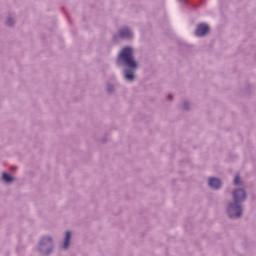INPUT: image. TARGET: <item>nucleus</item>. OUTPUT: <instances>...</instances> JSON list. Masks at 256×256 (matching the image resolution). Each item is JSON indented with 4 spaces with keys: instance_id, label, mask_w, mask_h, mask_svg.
I'll return each mask as SVG.
<instances>
[{
    "instance_id": "obj_1",
    "label": "nucleus",
    "mask_w": 256,
    "mask_h": 256,
    "mask_svg": "<svg viewBox=\"0 0 256 256\" xmlns=\"http://www.w3.org/2000/svg\"><path fill=\"white\" fill-rule=\"evenodd\" d=\"M234 203L228 206V215L231 219H237L243 214V209L239 203H243L247 199V193L243 189H237L233 193Z\"/></svg>"
},
{
    "instance_id": "obj_2",
    "label": "nucleus",
    "mask_w": 256,
    "mask_h": 256,
    "mask_svg": "<svg viewBox=\"0 0 256 256\" xmlns=\"http://www.w3.org/2000/svg\"><path fill=\"white\" fill-rule=\"evenodd\" d=\"M119 59L124 61V63L130 69L137 68V62H135V59L133 58V48H130V47L123 48L119 55Z\"/></svg>"
},
{
    "instance_id": "obj_3",
    "label": "nucleus",
    "mask_w": 256,
    "mask_h": 256,
    "mask_svg": "<svg viewBox=\"0 0 256 256\" xmlns=\"http://www.w3.org/2000/svg\"><path fill=\"white\" fill-rule=\"evenodd\" d=\"M209 33V25L207 24H199L196 29L197 37H205L206 34Z\"/></svg>"
},
{
    "instance_id": "obj_4",
    "label": "nucleus",
    "mask_w": 256,
    "mask_h": 256,
    "mask_svg": "<svg viewBox=\"0 0 256 256\" xmlns=\"http://www.w3.org/2000/svg\"><path fill=\"white\" fill-rule=\"evenodd\" d=\"M209 185L212 187V189H219L221 188L222 183L218 178H210Z\"/></svg>"
},
{
    "instance_id": "obj_5",
    "label": "nucleus",
    "mask_w": 256,
    "mask_h": 256,
    "mask_svg": "<svg viewBox=\"0 0 256 256\" xmlns=\"http://www.w3.org/2000/svg\"><path fill=\"white\" fill-rule=\"evenodd\" d=\"M120 37H122L123 39L131 38L132 37L131 30H129V28H123L120 31Z\"/></svg>"
},
{
    "instance_id": "obj_6",
    "label": "nucleus",
    "mask_w": 256,
    "mask_h": 256,
    "mask_svg": "<svg viewBox=\"0 0 256 256\" xmlns=\"http://www.w3.org/2000/svg\"><path fill=\"white\" fill-rule=\"evenodd\" d=\"M71 241V232L67 231L66 232V237L64 240V249H69V243Z\"/></svg>"
},
{
    "instance_id": "obj_7",
    "label": "nucleus",
    "mask_w": 256,
    "mask_h": 256,
    "mask_svg": "<svg viewBox=\"0 0 256 256\" xmlns=\"http://www.w3.org/2000/svg\"><path fill=\"white\" fill-rule=\"evenodd\" d=\"M125 79L128 81H133L135 79V75L133 72H131V70H125Z\"/></svg>"
},
{
    "instance_id": "obj_8",
    "label": "nucleus",
    "mask_w": 256,
    "mask_h": 256,
    "mask_svg": "<svg viewBox=\"0 0 256 256\" xmlns=\"http://www.w3.org/2000/svg\"><path fill=\"white\" fill-rule=\"evenodd\" d=\"M47 243H53V239H51V237H44L40 242V246L43 247V245H47Z\"/></svg>"
},
{
    "instance_id": "obj_9",
    "label": "nucleus",
    "mask_w": 256,
    "mask_h": 256,
    "mask_svg": "<svg viewBox=\"0 0 256 256\" xmlns=\"http://www.w3.org/2000/svg\"><path fill=\"white\" fill-rule=\"evenodd\" d=\"M2 179L5 181V183H11V181H13V177L7 173H3Z\"/></svg>"
},
{
    "instance_id": "obj_10",
    "label": "nucleus",
    "mask_w": 256,
    "mask_h": 256,
    "mask_svg": "<svg viewBox=\"0 0 256 256\" xmlns=\"http://www.w3.org/2000/svg\"><path fill=\"white\" fill-rule=\"evenodd\" d=\"M239 184H241V177L236 176V177L234 178V185H239Z\"/></svg>"
},
{
    "instance_id": "obj_11",
    "label": "nucleus",
    "mask_w": 256,
    "mask_h": 256,
    "mask_svg": "<svg viewBox=\"0 0 256 256\" xmlns=\"http://www.w3.org/2000/svg\"><path fill=\"white\" fill-rule=\"evenodd\" d=\"M12 23H11V19H8L7 20V25H11Z\"/></svg>"
},
{
    "instance_id": "obj_12",
    "label": "nucleus",
    "mask_w": 256,
    "mask_h": 256,
    "mask_svg": "<svg viewBox=\"0 0 256 256\" xmlns=\"http://www.w3.org/2000/svg\"><path fill=\"white\" fill-rule=\"evenodd\" d=\"M107 89H108V91H111V88H110V87H108Z\"/></svg>"
},
{
    "instance_id": "obj_13",
    "label": "nucleus",
    "mask_w": 256,
    "mask_h": 256,
    "mask_svg": "<svg viewBox=\"0 0 256 256\" xmlns=\"http://www.w3.org/2000/svg\"><path fill=\"white\" fill-rule=\"evenodd\" d=\"M168 97L171 99V97H172V96H171V95H169Z\"/></svg>"
},
{
    "instance_id": "obj_14",
    "label": "nucleus",
    "mask_w": 256,
    "mask_h": 256,
    "mask_svg": "<svg viewBox=\"0 0 256 256\" xmlns=\"http://www.w3.org/2000/svg\"><path fill=\"white\" fill-rule=\"evenodd\" d=\"M46 255H49V252H47Z\"/></svg>"
},
{
    "instance_id": "obj_15",
    "label": "nucleus",
    "mask_w": 256,
    "mask_h": 256,
    "mask_svg": "<svg viewBox=\"0 0 256 256\" xmlns=\"http://www.w3.org/2000/svg\"><path fill=\"white\" fill-rule=\"evenodd\" d=\"M179 1H185V0H179Z\"/></svg>"
}]
</instances>
